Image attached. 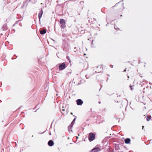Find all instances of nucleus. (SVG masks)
Returning <instances> with one entry per match:
<instances>
[{
    "mask_svg": "<svg viewBox=\"0 0 152 152\" xmlns=\"http://www.w3.org/2000/svg\"><path fill=\"white\" fill-rule=\"evenodd\" d=\"M95 138V134L92 133H90L89 134L88 136V139L90 141H92Z\"/></svg>",
    "mask_w": 152,
    "mask_h": 152,
    "instance_id": "obj_1",
    "label": "nucleus"
},
{
    "mask_svg": "<svg viewBox=\"0 0 152 152\" xmlns=\"http://www.w3.org/2000/svg\"><path fill=\"white\" fill-rule=\"evenodd\" d=\"M65 68V64L64 63H62L59 66V69L61 70L64 69Z\"/></svg>",
    "mask_w": 152,
    "mask_h": 152,
    "instance_id": "obj_2",
    "label": "nucleus"
},
{
    "mask_svg": "<svg viewBox=\"0 0 152 152\" xmlns=\"http://www.w3.org/2000/svg\"><path fill=\"white\" fill-rule=\"evenodd\" d=\"M76 102L78 105H81L83 102V101L81 99H77Z\"/></svg>",
    "mask_w": 152,
    "mask_h": 152,
    "instance_id": "obj_3",
    "label": "nucleus"
},
{
    "mask_svg": "<svg viewBox=\"0 0 152 152\" xmlns=\"http://www.w3.org/2000/svg\"><path fill=\"white\" fill-rule=\"evenodd\" d=\"M97 71H96V72L99 73L102 70V68L100 66H97L96 68Z\"/></svg>",
    "mask_w": 152,
    "mask_h": 152,
    "instance_id": "obj_4",
    "label": "nucleus"
},
{
    "mask_svg": "<svg viewBox=\"0 0 152 152\" xmlns=\"http://www.w3.org/2000/svg\"><path fill=\"white\" fill-rule=\"evenodd\" d=\"M53 142L52 140H50L48 142V145L50 146H53Z\"/></svg>",
    "mask_w": 152,
    "mask_h": 152,
    "instance_id": "obj_5",
    "label": "nucleus"
},
{
    "mask_svg": "<svg viewBox=\"0 0 152 152\" xmlns=\"http://www.w3.org/2000/svg\"><path fill=\"white\" fill-rule=\"evenodd\" d=\"M101 150V149L100 148V146L96 145V152H98Z\"/></svg>",
    "mask_w": 152,
    "mask_h": 152,
    "instance_id": "obj_6",
    "label": "nucleus"
},
{
    "mask_svg": "<svg viewBox=\"0 0 152 152\" xmlns=\"http://www.w3.org/2000/svg\"><path fill=\"white\" fill-rule=\"evenodd\" d=\"M46 32V30L44 29L43 30H41L40 31V33L42 34H45Z\"/></svg>",
    "mask_w": 152,
    "mask_h": 152,
    "instance_id": "obj_7",
    "label": "nucleus"
},
{
    "mask_svg": "<svg viewBox=\"0 0 152 152\" xmlns=\"http://www.w3.org/2000/svg\"><path fill=\"white\" fill-rule=\"evenodd\" d=\"M130 142V140L129 138H127L125 140V142L126 144L129 143Z\"/></svg>",
    "mask_w": 152,
    "mask_h": 152,
    "instance_id": "obj_8",
    "label": "nucleus"
},
{
    "mask_svg": "<svg viewBox=\"0 0 152 152\" xmlns=\"http://www.w3.org/2000/svg\"><path fill=\"white\" fill-rule=\"evenodd\" d=\"M75 119H76V118H75L73 120V121H72L71 124V126H69V127H68V128L69 129V128H70L72 127V126H73V124H74V122L75 121Z\"/></svg>",
    "mask_w": 152,
    "mask_h": 152,
    "instance_id": "obj_9",
    "label": "nucleus"
},
{
    "mask_svg": "<svg viewBox=\"0 0 152 152\" xmlns=\"http://www.w3.org/2000/svg\"><path fill=\"white\" fill-rule=\"evenodd\" d=\"M42 13H43V11H42V10H41V11L40 13L39 14V16H38L39 20H40V18H41V17L42 16Z\"/></svg>",
    "mask_w": 152,
    "mask_h": 152,
    "instance_id": "obj_10",
    "label": "nucleus"
},
{
    "mask_svg": "<svg viewBox=\"0 0 152 152\" xmlns=\"http://www.w3.org/2000/svg\"><path fill=\"white\" fill-rule=\"evenodd\" d=\"M60 23L61 24H63L64 23V24H65V20L63 19H61L60 21Z\"/></svg>",
    "mask_w": 152,
    "mask_h": 152,
    "instance_id": "obj_11",
    "label": "nucleus"
},
{
    "mask_svg": "<svg viewBox=\"0 0 152 152\" xmlns=\"http://www.w3.org/2000/svg\"><path fill=\"white\" fill-rule=\"evenodd\" d=\"M151 118V116L150 115H148L147 116L146 120L147 121H149Z\"/></svg>",
    "mask_w": 152,
    "mask_h": 152,
    "instance_id": "obj_12",
    "label": "nucleus"
},
{
    "mask_svg": "<svg viewBox=\"0 0 152 152\" xmlns=\"http://www.w3.org/2000/svg\"><path fill=\"white\" fill-rule=\"evenodd\" d=\"M133 86H130L129 87L130 88L131 90L132 91L134 89V88H133Z\"/></svg>",
    "mask_w": 152,
    "mask_h": 152,
    "instance_id": "obj_13",
    "label": "nucleus"
},
{
    "mask_svg": "<svg viewBox=\"0 0 152 152\" xmlns=\"http://www.w3.org/2000/svg\"><path fill=\"white\" fill-rule=\"evenodd\" d=\"M95 148H94L91 151V152H95Z\"/></svg>",
    "mask_w": 152,
    "mask_h": 152,
    "instance_id": "obj_14",
    "label": "nucleus"
},
{
    "mask_svg": "<svg viewBox=\"0 0 152 152\" xmlns=\"http://www.w3.org/2000/svg\"><path fill=\"white\" fill-rule=\"evenodd\" d=\"M61 26L63 28H64V27H65V26L64 25H64H62Z\"/></svg>",
    "mask_w": 152,
    "mask_h": 152,
    "instance_id": "obj_15",
    "label": "nucleus"
},
{
    "mask_svg": "<svg viewBox=\"0 0 152 152\" xmlns=\"http://www.w3.org/2000/svg\"><path fill=\"white\" fill-rule=\"evenodd\" d=\"M84 48V50H87V49L86 48Z\"/></svg>",
    "mask_w": 152,
    "mask_h": 152,
    "instance_id": "obj_16",
    "label": "nucleus"
},
{
    "mask_svg": "<svg viewBox=\"0 0 152 152\" xmlns=\"http://www.w3.org/2000/svg\"><path fill=\"white\" fill-rule=\"evenodd\" d=\"M62 110L63 111H65V109H62Z\"/></svg>",
    "mask_w": 152,
    "mask_h": 152,
    "instance_id": "obj_17",
    "label": "nucleus"
},
{
    "mask_svg": "<svg viewBox=\"0 0 152 152\" xmlns=\"http://www.w3.org/2000/svg\"><path fill=\"white\" fill-rule=\"evenodd\" d=\"M71 115H72V114H73V113H71Z\"/></svg>",
    "mask_w": 152,
    "mask_h": 152,
    "instance_id": "obj_18",
    "label": "nucleus"
},
{
    "mask_svg": "<svg viewBox=\"0 0 152 152\" xmlns=\"http://www.w3.org/2000/svg\"><path fill=\"white\" fill-rule=\"evenodd\" d=\"M126 71V69H125L124 71V72H125Z\"/></svg>",
    "mask_w": 152,
    "mask_h": 152,
    "instance_id": "obj_19",
    "label": "nucleus"
},
{
    "mask_svg": "<svg viewBox=\"0 0 152 152\" xmlns=\"http://www.w3.org/2000/svg\"><path fill=\"white\" fill-rule=\"evenodd\" d=\"M128 78H129V76H128Z\"/></svg>",
    "mask_w": 152,
    "mask_h": 152,
    "instance_id": "obj_20",
    "label": "nucleus"
},
{
    "mask_svg": "<svg viewBox=\"0 0 152 152\" xmlns=\"http://www.w3.org/2000/svg\"><path fill=\"white\" fill-rule=\"evenodd\" d=\"M84 55H86V54H84Z\"/></svg>",
    "mask_w": 152,
    "mask_h": 152,
    "instance_id": "obj_21",
    "label": "nucleus"
},
{
    "mask_svg": "<svg viewBox=\"0 0 152 152\" xmlns=\"http://www.w3.org/2000/svg\"><path fill=\"white\" fill-rule=\"evenodd\" d=\"M63 109H64V107H63Z\"/></svg>",
    "mask_w": 152,
    "mask_h": 152,
    "instance_id": "obj_22",
    "label": "nucleus"
}]
</instances>
